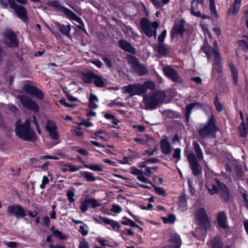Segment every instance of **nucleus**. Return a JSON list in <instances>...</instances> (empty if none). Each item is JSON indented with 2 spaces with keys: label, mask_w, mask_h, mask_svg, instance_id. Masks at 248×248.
Segmentation results:
<instances>
[{
  "label": "nucleus",
  "mask_w": 248,
  "mask_h": 248,
  "mask_svg": "<svg viewBox=\"0 0 248 248\" xmlns=\"http://www.w3.org/2000/svg\"><path fill=\"white\" fill-rule=\"evenodd\" d=\"M205 187L209 194H219L220 199L225 203H228L231 199V194L227 186L220 182L217 178L213 179L211 183H207Z\"/></svg>",
  "instance_id": "f257e3e1"
},
{
  "label": "nucleus",
  "mask_w": 248,
  "mask_h": 248,
  "mask_svg": "<svg viewBox=\"0 0 248 248\" xmlns=\"http://www.w3.org/2000/svg\"><path fill=\"white\" fill-rule=\"evenodd\" d=\"M15 133L19 138L26 141L35 142L37 140L36 134L31 128L29 120H26L23 123L18 120L16 124Z\"/></svg>",
  "instance_id": "f03ea898"
},
{
  "label": "nucleus",
  "mask_w": 248,
  "mask_h": 248,
  "mask_svg": "<svg viewBox=\"0 0 248 248\" xmlns=\"http://www.w3.org/2000/svg\"><path fill=\"white\" fill-rule=\"evenodd\" d=\"M219 129L217 126V121L215 116L212 114L210 118L202 127L198 130L199 135L202 139L208 137H215Z\"/></svg>",
  "instance_id": "7ed1b4c3"
},
{
  "label": "nucleus",
  "mask_w": 248,
  "mask_h": 248,
  "mask_svg": "<svg viewBox=\"0 0 248 248\" xmlns=\"http://www.w3.org/2000/svg\"><path fill=\"white\" fill-rule=\"evenodd\" d=\"M155 87V83L151 81H147L140 83L129 84L125 86V93H128L131 95H140L146 93L148 89L154 90Z\"/></svg>",
  "instance_id": "20e7f679"
},
{
  "label": "nucleus",
  "mask_w": 248,
  "mask_h": 248,
  "mask_svg": "<svg viewBox=\"0 0 248 248\" xmlns=\"http://www.w3.org/2000/svg\"><path fill=\"white\" fill-rule=\"evenodd\" d=\"M140 27L144 33L148 37H156L157 32L156 30L158 28L159 25L156 21L152 23L147 17H142L140 19Z\"/></svg>",
  "instance_id": "39448f33"
},
{
  "label": "nucleus",
  "mask_w": 248,
  "mask_h": 248,
  "mask_svg": "<svg viewBox=\"0 0 248 248\" xmlns=\"http://www.w3.org/2000/svg\"><path fill=\"white\" fill-rule=\"evenodd\" d=\"M162 103V99L156 93L150 95H145L143 97L144 108L146 110H152L156 109Z\"/></svg>",
  "instance_id": "423d86ee"
},
{
  "label": "nucleus",
  "mask_w": 248,
  "mask_h": 248,
  "mask_svg": "<svg viewBox=\"0 0 248 248\" xmlns=\"http://www.w3.org/2000/svg\"><path fill=\"white\" fill-rule=\"evenodd\" d=\"M185 21L183 18H181L174 22L170 32V38L172 40L176 35H180L181 37H183L185 32Z\"/></svg>",
  "instance_id": "0eeeda50"
},
{
  "label": "nucleus",
  "mask_w": 248,
  "mask_h": 248,
  "mask_svg": "<svg viewBox=\"0 0 248 248\" xmlns=\"http://www.w3.org/2000/svg\"><path fill=\"white\" fill-rule=\"evenodd\" d=\"M186 157L193 174L194 176L200 175L202 173L201 167L194 154L193 153H189Z\"/></svg>",
  "instance_id": "6e6552de"
},
{
  "label": "nucleus",
  "mask_w": 248,
  "mask_h": 248,
  "mask_svg": "<svg viewBox=\"0 0 248 248\" xmlns=\"http://www.w3.org/2000/svg\"><path fill=\"white\" fill-rule=\"evenodd\" d=\"M8 3L11 8L14 10L18 18L22 19L23 22L28 20L26 11L23 6L17 5L14 0H8Z\"/></svg>",
  "instance_id": "1a4fd4ad"
},
{
  "label": "nucleus",
  "mask_w": 248,
  "mask_h": 248,
  "mask_svg": "<svg viewBox=\"0 0 248 248\" xmlns=\"http://www.w3.org/2000/svg\"><path fill=\"white\" fill-rule=\"evenodd\" d=\"M195 108H197L198 109L202 108L203 110H205L208 108V106L205 104L201 103L200 102L191 103L186 105V110L185 113V117L186 119L185 121L186 123H188L192 109Z\"/></svg>",
  "instance_id": "9d476101"
},
{
  "label": "nucleus",
  "mask_w": 248,
  "mask_h": 248,
  "mask_svg": "<svg viewBox=\"0 0 248 248\" xmlns=\"http://www.w3.org/2000/svg\"><path fill=\"white\" fill-rule=\"evenodd\" d=\"M18 98L22 106L25 108L35 112H37L39 110V107L37 104L26 96L19 95Z\"/></svg>",
  "instance_id": "9b49d317"
},
{
  "label": "nucleus",
  "mask_w": 248,
  "mask_h": 248,
  "mask_svg": "<svg viewBox=\"0 0 248 248\" xmlns=\"http://www.w3.org/2000/svg\"><path fill=\"white\" fill-rule=\"evenodd\" d=\"M163 72L165 76L174 82H180L181 78L179 77L177 71L170 65H166L163 68Z\"/></svg>",
  "instance_id": "f8f14e48"
},
{
  "label": "nucleus",
  "mask_w": 248,
  "mask_h": 248,
  "mask_svg": "<svg viewBox=\"0 0 248 248\" xmlns=\"http://www.w3.org/2000/svg\"><path fill=\"white\" fill-rule=\"evenodd\" d=\"M4 41L6 45L9 47H16L18 45L15 33L11 31H6L4 33Z\"/></svg>",
  "instance_id": "ddd939ff"
},
{
  "label": "nucleus",
  "mask_w": 248,
  "mask_h": 248,
  "mask_svg": "<svg viewBox=\"0 0 248 248\" xmlns=\"http://www.w3.org/2000/svg\"><path fill=\"white\" fill-rule=\"evenodd\" d=\"M7 212L9 214L14 215L16 217H24L26 216V212L20 205H12L8 207Z\"/></svg>",
  "instance_id": "4468645a"
},
{
  "label": "nucleus",
  "mask_w": 248,
  "mask_h": 248,
  "mask_svg": "<svg viewBox=\"0 0 248 248\" xmlns=\"http://www.w3.org/2000/svg\"><path fill=\"white\" fill-rule=\"evenodd\" d=\"M216 220L219 228L222 229L229 228L227 216L224 211H219L217 213Z\"/></svg>",
  "instance_id": "2eb2a0df"
},
{
  "label": "nucleus",
  "mask_w": 248,
  "mask_h": 248,
  "mask_svg": "<svg viewBox=\"0 0 248 248\" xmlns=\"http://www.w3.org/2000/svg\"><path fill=\"white\" fill-rule=\"evenodd\" d=\"M100 204L95 199H86L81 202L80 209L82 212L85 213L88 210L90 205L92 208H94L100 206Z\"/></svg>",
  "instance_id": "dca6fc26"
},
{
  "label": "nucleus",
  "mask_w": 248,
  "mask_h": 248,
  "mask_svg": "<svg viewBox=\"0 0 248 248\" xmlns=\"http://www.w3.org/2000/svg\"><path fill=\"white\" fill-rule=\"evenodd\" d=\"M22 89L25 92L32 95L35 96V97L38 99H42L43 98V93L37 88L31 86V85H24Z\"/></svg>",
  "instance_id": "f3484780"
},
{
  "label": "nucleus",
  "mask_w": 248,
  "mask_h": 248,
  "mask_svg": "<svg viewBox=\"0 0 248 248\" xmlns=\"http://www.w3.org/2000/svg\"><path fill=\"white\" fill-rule=\"evenodd\" d=\"M100 220L95 219L100 224L104 223L111 227L113 230L118 231L121 228L119 222L104 217H100Z\"/></svg>",
  "instance_id": "a211bd4d"
},
{
  "label": "nucleus",
  "mask_w": 248,
  "mask_h": 248,
  "mask_svg": "<svg viewBox=\"0 0 248 248\" xmlns=\"http://www.w3.org/2000/svg\"><path fill=\"white\" fill-rule=\"evenodd\" d=\"M196 218L200 225H204L206 223H209V218L204 208H201L196 211Z\"/></svg>",
  "instance_id": "6ab92c4d"
},
{
  "label": "nucleus",
  "mask_w": 248,
  "mask_h": 248,
  "mask_svg": "<svg viewBox=\"0 0 248 248\" xmlns=\"http://www.w3.org/2000/svg\"><path fill=\"white\" fill-rule=\"evenodd\" d=\"M55 27L57 29L64 35L71 38V35L70 33L71 30V26L70 24L64 25L62 24H60L59 22H54Z\"/></svg>",
  "instance_id": "aec40b11"
},
{
  "label": "nucleus",
  "mask_w": 248,
  "mask_h": 248,
  "mask_svg": "<svg viewBox=\"0 0 248 248\" xmlns=\"http://www.w3.org/2000/svg\"><path fill=\"white\" fill-rule=\"evenodd\" d=\"M164 139H162L160 141L161 151L163 154L169 155L171 152V145L169 141L168 137L165 136Z\"/></svg>",
  "instance_id": "412c9836"
},
{
  "label": "nucleus",
  "mask_w": 248,
  "mask_h": 248,
  "mask_svg": "<svg viewBox=\"0 0 248 248\" xmlns=\"http://www.w3.org/2000/svg\"><path fill=\"white\" fill-rule=\"evenodd\" d=\"M239 136L242 138H247L248 135V117L246 119V124L242 122L237 128Z\"/></svg>",
  "instance_id": "4be33fe9"
},
{
  "label": "nucleus",
  "mask_w": 248,
  "mask_h": 248,
  "mask_svg": "<svg viewBox=\"0 0 248 248\" xmlns=\"http://www.w3.org/2000/svg\"><path fill=\"white\" fill-rule=\"evenodd\" d=\"M132 69L134 70V72L140 77L145 76L149 73L148 69L140 62Z\"/></svg>",
  "instance_id": "5701e85b"
},
{
  "label": "nucleus",
  "mask_w": 248,
  "mask_h": 248,
  "mask_svg": "<svg viewBox=\"0 0 248 248\" xmlns=\"http://www.w3.org/2000/svg\"><path fill=\"white\" fill-rule=\"evenodd\" d=\"M241 0H234L233 4L229 8L227 14L228 15H236L239 10Z\"/></svg>",
  "instance_id": "b1692460"
},
{
  "label": "nucleus",
  "mask_w": 248,
  "mask_h": 248,
  "mask_svg": "<svg viewBox=\"0 0 248 248\" xmlns=\"http://www.w3.org/2000/svg\"><path fill=\"white\" fill-rule=\"evenodd\" d=\"M82 168L81 166L78 167L71 163L64 164L61 166V170L63 172L67 171L75 172Z\"/></svg>",
  "instance_id": "393cba45"
},
{
  "label": "nucleus",
  "mask_w": 248,
  "mask_h": 248,
  "mask_svg": "<svg viewBox=\"0 0 248 248\" xmlns=\"http://www.w3.org/2000/svg\"><path fill=\"white\" fill-rule=\"evenodd\" d=\"M229 67L231 69L233 84L235 85H237L238 83L237 69L232 62L229 63Z\"/></svg>",
  "instance_id": "a878e982"
},
{
  "label": "nucleus",
  "mask_w": 248,
  "mask_h": 248,
  "mask_svg": "<svg viewBox=\"0 0 248 248\" xmlns=\"http://www.w3.org/2000/svg\"><path fill=\"white\" fill-rule=\"evenodd\" d=\"M96 137L103 141H108L110 138L109 133L103 130H99L95 133Z\"/></svg>",
  "instance_id": "bb28decb"
},
{
  "label": "nucleus",
  "mask_w": 248,
  "mask_h": 248,
  "mask_svg": "<svg viewBox=\"0 0 248 248\" xmlns=\"http://www.w3.org/2000/svg\"><path fill=\"white\" fill-rule=\"evenodd\" d=\"M223 243L219 237H214L210 240V246L212 248H223Z\"/></svg>",
  "instance_id": "cd10ccee"
},
{
  "label": "nucleus",
  "mask_w": 248,
  "mask_h": 248,
  "mask_svg": "<svg viewBox=\"0 0 248 248\" xmlns=\"http://www.w3.org/2000/svg\"><path fill=\"white\" fill-rule=\"evenodd\" d=\"M80 176L84 178L87 182H94L96 178L94 176L93 173L89 171H81L79 172Z\"/></svg>",
  "instance_id": "c85d7f7f"
},
{
  "label": "nucleus",
  "mask_w": 248,
  "mask_h": 248,
  "mask_svg": "<svg viewBox=\"0 0 248 248\" xmlns=\"http://www.w3.org/2000/svg\"><path fill=\"white\" fill-rule=\"evenodd\" d=\"M192 145L193 146L197 158L200 161L203 159V154L198 142L196 141H193L192 142Z\"/></svg>",
  "instance_id": "c756f323"
},
{
  "label": "nucleus",
  "mask_w": 248,
  "mask_h": 248,
  "mask_svg": "<svg viewBox=\"0 0 248 248\" xmlns=\"http://www.w3.org/2000/svg\"><path fill=\"white\" fill-rule=\"evenodd\" d=\"M92 83H93L97 87L102 88L105 85V81L102 77L94 74Z\"/></svg>",
  "instance_id": "7c9ffc66"
},
{
  "label": "nucleus",
  "mask_w": 248,
  "mask_h": 248,
  "mask_svg": "<svg viewBox=\"0 0 248 248\" xmlns=\"http://www.w3.org/2000/svg\"><path fill=\"white\" fill-rule=\"evenodd\" d=\"M51 231L53 235L59 239L65 240L68 238V236L66 234L63 233L62 232L60 231L58 229H55L54 227H52L51 228Z\"/></svg>",
  "instance_id": "2f4dec72"
},
{
  "label": "nucleus",
  "mask_w": 248,
  "mask_h": 248,
  "mask_svg": "<svg viewBox=\"0 0 248 248\" xmlns=\"http://www.w3.org/2000/svg\"><path fill=\"white\" fill-rule=\"evenodd\" d=\"M89 107L92 109H95L97 107V103L98 102L97 97L93 94H91L89 98Z\"/></svg>",
  "instance_id": "473e14b6"
},
{
  "label": "nucleus",
  "mask_w": 248,
  "mask_h": 248,
  "mask_svg": "<svg viewBox=\"0 0 248 248\" xmlns=\"http://www.w3.org/2000/svg\"><path fill=\"white\" fill-rule=\"evenodd\" d=\"M125 58L128 63L131 65L132 68L138 64L140 62L135 56L132 55H126Z\"/></svg>",
  "instance_id": "72a5a7b5"
},
{
  "label": "nucleus",
  "mask_w": 248,
  "mask_h": 248,
  "mask_svg": "<svg viewBox=\"0 0 248 248\" xmlns=\"http://www.w3.org/2000/svg\"><path fill=\"white\" fill-rule=\"evenodd\" d=\"M94 76V74L93 72H88L82 76V80L85 83H92Z\"/></svg>",
  "instance_id": "f704fd0d"
},
{
  "label": "nucleus",
  "mask_w": 248,
  "mask_h": 248,
  "mask_svg": "<svg viewBox=\"0 0 248 248\" xmlns=\"http://www.w3.org/2000/svg\"><path fill=\"white\" fill-rule=\"evenodd\" d=\"M108 106L110 107L120 108L124 106L123 99L119 97L113 100L112 102L108 103Z\"/></svg>",
  "instance_id": "c9c22d12"
},
{
  "label": "nucleus",
  "mask_w": 248,
  "mask_h": 248,
  "mask_svg": "<svg viewBox=\"0 0 248 248\" xmlns=\"http://www.w3.org/2000/svg\"><path fill=\"white\" fill-rule=\"evenodd\" d=\"M157 52L160 55L166 56L168 53V49L165 45L163 43L158 44L157 49H155Z\"/></svg>",
  "instance_id": "e433bc0d"
},
{
  "label": "nucleus",
  "mask_w": 248,
  "mask_h": 248,
  "mask_svg": "<svg viewBox=\"0 0 248 248\" xmlns=\"http://www.w3.org/2000/svg\"><path fill=\"white\" fill-rule=\"evenodd\" d=\"M213 69L218 74L222 73V65L221 60H214V62L213 64Z\"/></svg>",
  "instance_id": "4c0bfd02"
},
{
  "label": "nucleus",
  "mask_w": 248,
  "mask_h": 248,
  "mask_svg": "<svg viewBox=\"0 0 248 248\" xmlns=\"http://www.w3.org/2000/svg\"><path fill=\"white\" fill-rule=\"evenodd\" d=\"M239 48L244 52H248V38L247 40H241L238 42Z\"/></svg>",
  "instance_id": "58836bf2"
},
{
  "label": "nucleus",
  "mask_w": 248,
  "mask_h": 248,
  "mask_svg": "<svg viewBox=\"0 0 248 248\" xmlns=\"http://www.w3.org/2000/svg\"><path fill=\"white\" fill-rule=\"evenodd\" d=\"M102 114L106 119L111 120L112 123L114 124H118V120L116 119L111 113L108 112L104 111L102 112Z\"/></svg>",
  "instance_id": "ea45409f"
},
{
  "label": "nucleus",
  "mask_w": 248,
  "mask_h": 248,
  "mask_svg": "<svg viewBox=\"0 0 248 248\" xmlns=\"http://www.w3.org/2000/svg\"><path fill=\"white\" fill-rule=\"evenodd\" d=\"M84 167L89 169L95 171H102L103 170V169L102 167L97 164H90L87 165L84 164Z\"/></svg>",
  "instance_id": "a19ab883"
},
{
  "label": "nucleus",
  "mask_w": 248,
  "mask_h": 248,
  "mask_svg": "<svg viewBox=\"0 0 248 248\" xmlns=\"http://www.w3.org/2000/svg\"><path fill=\"white\" fill-rule=\"evenodd\" d=\"M213 53L215 56L214 60H221L220 53L219 51L218 47L217 46V42L215 41L214 43V47L212 48Z\"/></svg>",
  "instance_id": "79ce46f5"
},
{
  "label": "nucleus",
  "mask_w": 248,
  "mask_h": 248,
  "mask_svg": "<svg viewBox=\"0 0 248 248\" xmlns=\"http://www.w3.org/2000/svg\"><path fill=\"white\" fill-rule=\"evenodd\" d=\"M152 186L154 187L155 191L159 195L163 197H166L167 193L164 188L161 187H158L154 184H152Z\"/></svg>",
  "instance_id": "37998d69"
},
{
  "label": "nucleus",
  "mask_w": 248,
  "mask_h": 248,
  "mask_svg": "<svg viewBox=\"0 0 248 248\" xmlns=\"http://www.w3.org/2000/svg\"><path fill=\"white\" fill-rule=\"evenodd\" d=\"M209 9L212 15L214 16L216 18H218V15L216 10L214 0H209Z\"/></svg>",
  "instance_id": "c03bdc74"
},
{
  "label": "nucleus",
  "mask_w": 248,
  "mask_h": 248,
  "mask_svg": "<svg viewBox=\"0 0 248 248\" xmlns=\"http://www.w3.org/2000/svg\"><path fill=\"white\" fill-rule=\"evenodd\" d=\"M125 51L135 54L136 53V49L128 42L125 41Z\"/></svg>",
  "instance_id": "a18cd8bd"
},
{
  "label": "nucleus",
  "mask_w": 248,
  "mask_h": 248,
  "mask_svg": "<svg viewBox=\"0 0 248 248\" xmlns=\"http://www.w3.org/2000/svg\"><path fill=\"white\" fill-rule=\"evenodd\" d=\"M46 128L47 130V131L49 132L50 131L56 130L57 126L53 122L51 121H48L46 125Z\"/></svg>",
  "instance_id": "49530a36"
},
{
  "label": "nucleus",
  "mask_w": 248,
  "mask_h": 248,
  "mask_svg": "<svg viewBox=\"0 0 248 248\" xmlns=\"http://www.w3.org/2000/svg\"><path fill=\"white\" fill-rule=\"evenodd\" d=\"M214 104L215 106L216 109L218 112L222 111L223 110V106L222 104L219 101L218 97L217 95H216L214 100Z\"/></svg>",
  "instance_id": "de8ad7c7"
},
{
  "label": "nucleus",
  "mask_w": 248,
  "mask_h": 248,
  "mask_svg": "<svg viewBox=\"0 0 248 248\" xmlns=\"http://www.w3.org/2000/svg\"><path fill=\"white\" fill-rule=\"evenodd\" d=\"M96 240L102 246H103V247L107 246V247H111L112 246L110 244V243L108 240L105 239L103 237H98L96 238Z\"/></svg>",
  "instance_id": "09e8293b"
},
{
  "label": "nucleus",
  "mask_w": 248,
  "mask_h": 248,
  "mask_svg": "<svg viewBox=\"0 0 248 248\" xmlns=\"http://www.w3.org/2000/svg\"><path fill=\"white\" fill-rule=\"evenodd\" d=\"M171 243L177 244H181V241L180 236L177 234H175L171 236L170 239Z\"/></svg>",
  "instance_id": "8fccbe9b"
},
{
  "label": "nucleus",
  "mask_w": 248,
  "mask_h": 248,
  "mask_svg": "<svg viewBox=\"0 0 248 248\" xmlns=\"http://www.w3.org/2000/svg\"><path fill=\"white\" fill-rule=\"evenodd\" d=\"M78 231L83 236H86L88 233V226L85 224L80 226Z\"/></svg>",
  "instance_id": "3c124183"
},
{
  "label": "nucleus",
  "mask_w": 248,
  "mask_h": 248,
  "mask_svg": "<svg viewBox=\"0 0 248 248\" xmlns=\"http://www.w3.org/2000/svg\"><path fill=\"white\" fill-rule=\"evenodd\" d=\"M72 18L81 25L78 27L79 29L83 30V27L84 26V24L80 17H78L75 14H74V15L72 17ZM84 31H85V30L84 29Z\"/></svg>",
  "instance_id": "603ef678"
},
{
  "label": "nucleus",
  "mask_w": 248,
  "mask_h": 248,
  "mask_svg": "<svg viewBox=\"0 0 248 248\" xmlns=\"http://www.w3.org/2000/svg\"><path fill=\"white\" fill-rule=\"evenodd\" d=\"M194 1V0H193L191 1V7L190 9V14L192 15H193L196 17H200L202 16V14L201 13V12L199 11H197V12L195 11L194 8L193 6V3Z\"/></svg>",
  "instance_id": "864d4df0"
},
{
  "label": "nucleus",
  "mask_w": 248,
  "mask_h": 248,
  "mask_svg": "<svg viewBox=\"0 0 248 248\" xmlns=\"http://www.w3.org/2000/svg\"><path fill=\"white\" fill-rule=\"evenodd\" d=\"M5 245L10 248H21V245L15 242H7L5 243Z\"/></svg>",
  "instance_id": "5fc2aeb1"
},
{
  "label": "nucleus",
  "mask_w": 248,
  "mask_h": 248,
  "mask_svg": "<svg viewBox=\"0 0 248 248\" xmlns=\"http://www.w3.org/2000/svg\"><path fill=\"white\" fill-rule=\"evenodd\" d=\"M66 195L67 198L70 202H74L75 200L74 199L75 193L74 190H69L67 192Z\"/></svg>",
  "instance_id": "6e6d98bb"
},
{
  "label": "nucleus",
  "mask_w": 248,
  "mask_h": 248,
  "mask_svg": "<svg viewBox=\"0 0 248 248\" xmlns=\"http://www.w3.org/2000/svg\"><path fill=\"white\" fill-rule=\"evenodd\" d=\"M125 225H129L132 227H139V226L137 225L134 221L128 218L125 217Z\"/></svg>",
  "instance_id": "4d7b16f0"
},
{
  "label": "nucleus",
  "mask_w": 248,
  "mask_h": 248,
  "mask_svg": "<svg viewBox=\"0 0 248 248\" xmlns=\"http://www.w3.org/2000/svg\"><path fill=\"white\" fill-rule=\"evenodd\" d=\"M172 157L173 158L177 159V161L180 159L181 158V149L177 148L174 149V153L172 155Z\"/></svg>",
  "instance_id": "13d9d810"
},
{
  "label": "nucleus",
  "mask_w": 248,
  "mask_h": 248,
  "mask_svg": "<svg viewBox=\"0 0 248 248\" xmlns=\"http://www.w3.org/2000/svg\"><path fill=\"white\" fill-rule=\"evenodd\" d=\"M213 48L211 46H205L204 48L203 49L202 48V49L203 50V52L205 54L207 58L208 59H209L210 58L211 54V50Z\"/></svg>",
  "instance_id": "bf43d9fd"
},
{
  "label": "nucleus",
  "mask_w": 248,
  "mask_h": 248,
  "mask_svg": "<svg viewBox=\"0 0 248 248\" xmlns=\"http://www.w3.org/2000/svg\"><path fill=\"white\" fill-rule=\"evenodd\" d=\"M166 34L167 31L165 29L161 32L157 38V40L160 43H163L164 42Z\"/></svg>",
  "instance_id": "052dcab7"
},
{
  "label": "nucleus",
  "mask_w": 248,
  "mask_h": 248,
  "mask_svg": "<svg viewBox=\"0 0 248 248\" xmlns=\"http://www.w3.org/2000/svg\"><path fill=\"white\" fill-rule=\"evenodd\" d=\"M130 173L138 176H139L140 174H143V171L142 170L138 169L135 167H131Z\"/></svg>",
  "instance_id": "680f3d73"
},
{
  "label": "nucleus",
  "mask_w": 248,
  "mask_h": 248,
  "mask_svg": "<svg viewBox=\"0 0 248 248\" xmlns=\"http://www.w3.org/2000/svg\"><path fill=\"white\" fill-rule=\"evenodd\" d=\"M61 10L66 15H68L69 16H70L71 18L74 15V13L72 12L71 10L64 7L63 6L61 7Z\"/></svg>",
  "instance_id": "e2e57ef3"
},
{
  "label": "nucleus",
  "mask_w": 248,
  "mask_h": 248,
  "mask_svg": "<svg viewBox=\"0 0 248 248\" xmlns=\"http://www.w3.org/2000/svg\"><path fill=\"white\" fill-rule=\"evenodd\" d=\"M144 174H140L139 176H137V179L141 181V182H143V183H146V184H150V185H152V184H153L151 181H150L149 179H148V178L145 177L144 176H143Z\"/></svg>",
  "instance_id": "0e129e2a"
},
{
  "label": "nucleus",
  "mask_w": 248,
  "mask_h": 248,
  "mask_svg": "<svg viewBox=\"0 0 248 248\" xmlns=\"http://www.w3.org/2000/svg\"><path fill=\"white\" fill-rule=\"evenodd\" d=\"M50 137L54 140H56L59 139V135L56 130L51 131L48 132Z\"/></svg>",
  "instance_id": "69168bd1"
},
{
  "label": "nucleus",
  "mask_w": 248,
  "mask_h": 248,
  "mask_svg": "<svg viewBox=\"0 0 248 248\" xmlns=\"http://www.w3.org/2000/svg\"><path fill=\"white\" fill-rule=\"evenodd\" d=\"M48 182L49 179L48 177L46 176H44L42 181V184L40 186V188L42 189H45L46 187V185L47 184Z\"/></svg>",
  "instance_id": "338daca9"
},
{
  "label": "nucleus",
  "mask_w": 248,
  "mask_h": 248,
  "mask_svg": "<svg viewBox=\"0 0 248 248\" xmlns=\"http://www.w3.org/2000/svg\"><path fill=\"white\" fill-rule=\"evenodd\" d=\"M151 2L154 5L155 8H161L163 4L159 0H150Z\"/></svg>",
  "instance_id": "774afa93"
}]
</instances>
